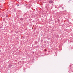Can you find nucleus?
I'll use <instances>...</instances> for the list:
<instances>
[{"label": "nucleus", "instance_id": "1", "mask_svg": "<svg viewBox=\"0 0 73 73\" xmlns=\"http://www.w3.org/2000/svg\"><path fill=\"white\" fill-rule=\"evenodd\" d=\"M49 3H53V1H49Z\"/></svg>", "mask_w": 73, "mask_h": 73}, {"label": "nucleus", "instance_id": "2", "mask_svg": "<svg viewBox=\"0 0 73 73\" xmlns=\"http://www.w3.org/2000/svg\"><path fill=\"white\" fill-rule=\"evenodd\" d=\"M9 67H10V68H11V64H10L9 65Z\"/></svg>", "mask_w": 73, "mask_h": 73}, {"label": "nucleus", "instance_id": "3", "mask_svg": "<svg viewBox=\"0 0 73 73\" xmlns=\"http://www.w3.org/2000/svg\"><path fill=\"white\" fill-rule=\"evenodd\" d=\"M6 17H8V15H6Z\"/></svg>", "mask_w": 73, "mask_h": 73}, {"label": "nucleus", "instance_id": "4", "mask_svg": "<svg viewBox=\"0 0 73 73\" xmlns=\"http://www.w3.org/2000/svg\"><path fill=\"white\" fill-rule=\"evenodd\" d=\"M17 5V6H19V5L18 4V5Z\"/></svg>", "mask_w": 73, "mask_h": 73}]
</instances>
